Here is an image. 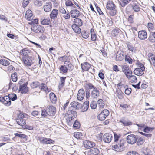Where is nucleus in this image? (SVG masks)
<instances>
[{
    "instance_id": "33",
    "label": "nucleus",
    "mask_w": 155,
    "mask_h": 155,
    "mask_svg": "<svg viewBox=\"0 0 155 155\" xmlns=\"http://www.w3.org/2000/svg\"><path fill=\"white\" fill-rule=\"evenodd\" d=\"M65 5L67 7H71L74 8H77L73 3L70 0H67L66 1Z\"/></svg>"
},
{
    "instance_id": "32",
    "label": "nucleus",
    "mask_w": 155,
    "mask_h": 155,
    "mask_svg": "<svg viewBox=\"0 0 155 155\" xmlns=\"http://www.w3.org/2000/svg\"><path fill=\"white\" fill-rule=\"evenodd\" d=\"M0 64L4 66H7L10 64L9 61L4 59H2L0 60Z\"/></svg>"
},
{
    "instance_id": "9",
    "label": "nucleus",
    "mask_w": 155,
    "mask_h": 155,
    "mask_svg": "<svg viewBox=\"0 0 155 155\" xmlns=\"http://www.w3.org/2000/svg\"><path fill=\"white\" fill-rule=\"evenodd\" d=\"M22 59L25 65L31 66L33 64V62L32 61L34 60V57L32 56L27 58L22 57Z\"/></svg>"
},
{
    "instance_id": "35",
    "label": "nucleus",
    "mask_w": 155,
    "mask_h": 155,
    "mask_svg": "<svg viewBox=\"0 0 155 155\" xmlns=\"http://www.w3.org/2000/svg\"><path fill=\"white\" fill-rule=\"evenodd\" d=\"M97 104L100 108H103L104 106V103L102 99H99L97 101Z\"/></svg>"
},
{
    "instance_id": "20",
    "label": "nucleus",
    "mask_w": 155,
    "mask_h": 155,
    "mask_svg": "<svg viewBox=\"0 0 155 155\" xmlns=\"http://www.w3.org/2000/svg\"><path fill=\"white\" fill-rule=\"evenodd\" d=\"M52 8V4L51 2H49L46 3V4L44 5L43 8L45 12L50 11Z\"/></svg>"
},
{
    "instance_id": "19",
    "label": "nucleus",
    "mask_w": 155,
    "mask_h": 155,
    "mask_svg": "<svg viewBox=\"0 0 155 155\" xmlns=\"http://www.w3.org/2000/svg\"><path fill=\"white\" fill-rule=\"evenodd\" d=\"M84 147L87 148H92L95 146V143L91 141H86L84 142Z\"/></svg>"
},
{
    "instance_id": "40",
    "label": "nucleus",
    "mask_w": 155,
    "mask_h": 155,
    "mask_svg": "<svg viewBox=\"0 0 155 155\" xmlns=\"http://www.w3.org/2000/svg\"><path fill=\"white\" fill-rule=\"evenodd\" d=\"M132 8L135 12H137L139 11L140 9V7L139 5L135 4L132 5Z\"/></svg>"
},
{
    "instance_id": "29",
    "label": "nucleus",
    "mask_w": 155,
    "mask_h": 155,
    "mask_svg": "<svg viewBox=\"0 0 155 155\" xmlns=\"http://www.w3.org/2000/svg\"><path fill=\"white\" fill-rule=\"evenodd\" d=\"M127 46L128 49L131 51L132 52L136 53L137 52V49L134 48L130 43H127Z\"/></svg>"
},
{
    "instance_id": "61",
    "label": "nucleus",
    "mask_w": 155,
    "mask_h": 155,
    "mask_svg": "<svg viewBox=\"0 0 155 155\" xmlns=\"http://www.w3.org/2000/svg\"><path fill=\"white\" fill-rule=\"evenodd\" d=\"M114 143H116L117 142H119V141H118V139H119V138H120V137L116 134H114Z\"/></svg>"
},
{
    "instance_id": "25",
    "label": "nucleus",
    "mask_w": 155,
    "mask_h": 155,
    "mask_svg": "<svg viewBox=\"0 0 155 155\" xmlns=\"http://www.w3.org/2000/svg\"><path fill=\"white\" fill-rule=\"evenodd\" d=\"M41 24L43 25H49L51 23L50 18L49 17L46 18H41L40 20Z\"/></svg>"
},
{
    "instance_id": "58",
    "label": "nucleus",
    "mask_w": 155,
    "mask_h": 155,
    "mask_svg": "<svg viewBox=\"0 0 155 155\" xmlns=\"http://www.w3.org/2000/svg\"><path fill=\"white\" fill-rule=\"evenodd\" d=\"M127 155H140L137 152L135 151H130L128 152Z\"/></svg>"
},
{
    "instance_id": "38",
    "label": "nucleus",
    "mask_w": 155,
    "mask_h": 155,
    "mask_svg": "<svg viewBox=\"0 0 155 155\" xmlns=\"http://www.w3.org/2000/svg\"><path fill=\"white\" fill-rule=\"evenodd\" d=\"M131 83H135L137 81V79L134 75H131L129 77Z\"/></svg>"
},
{
    "instance_id": "56",
    "label": "nucleus",
    "mask_w": 155,
    "mask_h": 155,
    "mask_svg": "<svg viewBox=\"0 0 155 155\" xmlns=\"http://www.w3.org/2000/svg\"><path fill=\"white\" fill-rule=\"evenodd\" d=\"M92 29H91V40L93 41H95L96 39V35L94 32H92Z\"/></svg>"
},
{
    "instance_id": "3",
    "label": "nucleus",
    "mask_w": 155,
    "mask_h": 155,
    "mask_svg": "<svg viewBox=\"0 0 155 155\" xmlns=\"http://www.w3.org/2000/svg\"><path fill=\"white\" fill-rule=\"evenodd\" d=\"M107 9L110 10V13L111 16L115 15L117 12L116 8V6L112 1H108L107 4Z\"/></svg>"
},
{
    "instance_id": "51",
    "label": "nucleus",
    "mask_w": 155,
    "mask_h": 155,
    "mask_svg": "<svg viewBox=\"0 0 155 155\" xmlns=\"http://www.w3.org/2000/svg\"><path fill=\"white\" fill-rule=\"evenodd\" d=\"M131 91L132 90L131 88L127 87L125 88V93L126 95H129L131 93Z\"/></svg>"
},
{
    "instance_id": "11",
    "label": "nucleus",
    "mask_w": 155,
    "mask_h": 155,
    "mask_svg": "<svg viewBox=\"0 0 155 155\" xmlns=\"http://www.w3.org/2000/svg\"><path fill=\"white\" fill-rule=\"evenodd\" d=\"M21 81L19 82L18 84H20L19 88V91L22 93H26L28 90V88L27 87L26 84H21Z\"/></svg>"
},
{
    "instance_id": "31",
    "label": "nucleus",
    "mask_w": 155,
    "mask_h": 155,
    "mask_svg": "<svg viewBox=\"0 0 155 155\" xmlns=\"http://www.w3.org/2000/svg\"><path fill=\"white\" fill-rule=\"evenodd\" d=\"M79 26L73 24L72 25V28L74 31L76 33H80L81 32V30Z\"/></svg>"
},
{
    "instance_id": "59",
    "label": "nucleus",
    "mask_w": 155,
    "mask_h": 155,
    "mask_svg": "<svg viewBox=\"0 0 155 155\" xmlns=\"http://www.w3.org/2000/svg\"><path fill=\"white\" fill-rule=\"evenodd\" d=\"M30 0H23L22 5L23 7H26L29 3V1Z\"/></svg>"
},
{
    "instance_id": "30",
    "label": "nucleus",
    "mask_w": 155,
    "mask_h": 155,
    "mask_svg": "<svg viewBox=\"0 0 155 155\" xmlns=\"http://www.w3.org/2000/svg\"><path fill=\"white\" fill-rule=\"evenodd\" d=\"M74 25L81 26L82 25L83 23L82 21L80 19L76 18L75 19L74 21Z\"/></svg>"
},
{
    "instance_id": "43",
    "label": "nucleus",
    "mask_w": 155,
    "mask_h": 155,
    "mask_svg": "<svg viewBox=\"0 0 155 155\" xmlns=\"http://www.w3.org/2000/svg\"><path fill=\"white\" fill-rule=\"evenodd\" d=\"M11 78L12 80L14 82H16L17 80V73L15 72L11 75Z\"/></svg>"
},
{
    "instance_id": "62",
    "label": "nucleus",
    "mask_w": 155,
    "mask_h": 155,
    "mask_svg": "<svg viewBox=\"0 0 155 155\" xmlns=\"http://www.w3.org/2000/svg\"><path fill=\"white\" fill-rule=\"evenodd\" d=\"M47 109L46 110L43 109L42 110L41 115L45 117L47 115Z\"/></svg>"
},
{
    "instance_id": "16",
    "label": "nucleus",
    "mask_w": 155,
    "mask_h": 155,
    "mask_svg": "<svg viewBox=\"0 0 155 155\" xmlns=\"http://www.w3.org/2000/svg\"><path fill=\"white\" fill-rule=\"evenodd\" d=\"M71 16L73 18L78 17L80 15V12L77 9H74L71 10L70 12Z\"/></svg>"
},
{
    "instance_id": "1",
    "label": "nucleus",
    "mask_w": 155,
    "mask_h": 155,
    "mask_svg": "<svg viewBox=\"0 0 155 155\" xmlns=\"http://www.w3.org/2000/svg\"><path fill=\"white\" fill-rule=\"evenodd\" d=\"M125 142L123 140H120L119 142L114 143L112 146V149L116 151L120 152L124 150V146Z\"/></svg>"
},
{
    "instance_id": "24",
    "label": "nucleus",
    "mask_w": 155,
    "mask_h": 155,
    "mask_svg": "<svg viewBox=\"0 0 155 155\" xmlns=\"http://www.w3.org/2000/svg\"><path fill=\"white\" fill-rule=\"evenodd\" d=\"M32 14L31 11L30 10H27L25 14V17L28 21H30L32 19Z\"/></svg>"
},
{
    "instance_id": "27",
    "label": "nucleus",
    "mask_w": 155,
    "mask_h": 155,
    "mask_svg": "<svg viewBox=\"0 0 155 155\" xmlns=\"http://www.w3.org/2000/svg\"><path fill=\"white\" fill-rule=\"evenodd\" d=\"M149 60L151 64L155 67V56L151 54H149Z\"/></svg>"
},
{
    "instance_id": "44",
    "label": "nucleus",
    "mask_w": 155,
    "mask_h": 155,
    "mask_svg": "<svg viewBox=\"0 0 155 155\" xmlns=\"http://www.w3.org/2000/svg\"><path fill=\"white\" fill-rule=\"evenodd\" d=\"M82 36L85 39L87 38L89 36V33L86 31H83L81 32Z\"/></svg>"
},
{
    "instance_id": "47",
    "label": "nucleus",
    "mask_w": 155,
    "mask_h": 155,
    "mask_svg": "<svg viewBox=\"0 0 155 155\" xmlns=\"http://www.w3.org/2000/svg\"><path fill=\"white\" fill-rule=\"evenodd\" d=\"M120 122L122 123L124 126H129L132 125V123L130 121H123L121 120H120Z\"/></svg>"
},
{
    "instance_id": "45",
    "label": "nucleus",
    "mask_w": 155,
    "mask_h": 155,
    "mask_svg": "<svg viewBox=\"0 0 155 155\" xmlns=\"http://www.w3.org/2000/svg\"><path fill=\"white\" fill-rule=\"evenodd\" d=\"M137 143L138 146L143 144L144 141V140L141 137L137 138Z\"/></svg>"
},
{
    "instance_id": "14",
    "label": "nucleus",
    "mask_w": 155,
    "mask_h": 155,
    "mask_svg": "<svg viewBox=\"0 0 155 155\" xmlns=\"http://www.w3.org/2000/svg\"><path fill=\"white\" fill-rule=\"evenodd\" d=\"M85 96V91L83 88L80 89L77 95V98L79 101H82Z\"/></svg>"
},
{
    "instance_id": "2",
    "label": "nucleus",
    "mask_w": 155,
    "mask_h": 155,
    "mask_svg": "<svg viewBox=\"0 0 155 155\" xmlns=\"http://www.w3.org/2000/svg\"><path fill=\"white\" fill-rule=\"evenodd\" d=\"M69 108V109L68 110L65 115L66 121L67 122L69 123L72 121L77 116V112L73 111Z\"/></svg>"
},
{
    "instance_id": "49",
    "label": "nucleus",
    "mask_w": 155,
    "mask_h": 155,
    "mask_svg": "<svg viewBox=\"0 0 155 155\" xmlns=\"http://www.w3.org/2000/svg\"><path fill=\"white\" fill-rule=\"evenodd\" d=\"M123 71L125 73V71H127L128 69H130L129 67L127 65H123L121 66Z\"/></svg>"
},
{
    "instance_id": "55",
    "label": "nucleus",
    "mask_w": 155,
    "mask_h": 155,
    "mask_svg": "<svg viewBox=\"0 0 155 155\" xmlns=\"http://www.w3.org/2000/svg\"><path fill=\"white\" fill-rule=\"evenodd\" d=\"M74 127L76 129L79 128L80 127V123L78 121L75 120L74 124Z\"/></svg>"
},
{
    "instance_id": "17",
    "label": "nucleus",
    "mask_w": 155,
    "mask_h": 155,
    "mask_svg": "<svg viewBox=\"0 0 155 155\" xmlns=\"http://www.w3.org/2000/svg\"><path fill=\"white\" fill-rule=\"evenodd\" d=\"M81 67L82 71H88L91 67V64L87 62H85L81 64Z\"/></svg>"
},
{
    "instance_id": "34",
    "label": "nucleus",
    "mask_w": 155,
    "mask_h": 155,
    "mask_svg": "<svg viewBox=\"0 0 155 155\" xmlns=\"http://www.w3.org/2000/svg\"><path fill=\"white\" fill-rule=\"evenodd\" d=\"M38 140L40 142L43 144H47V138L41 137H38Z\"/></svg>"
},
{
    "instance_id": "39",
    "label": "nucleus",
    "mask_w": 155,
    "mask_h": 155,
    "mask_svg": "<svg viewBox=\"0 0 155 155\" xmlns=\"http://www.w3.org/2000/svg\"><path fill=\"white\" fill-rule=\"evenodd\" d=\"M50 98L52 102H55L56 100V97L54 93L51 92L50 94Z\"/></svg>"
},
{
    "instance_id": "41",
    "label": "nucleus",
    "mask_w": 155,
    "mask_h": 155,
    "mask_svg": "<svg viewBox=\"0 0 155 155\" xmlns=\"http://www.w3.org/2000/svg\"><path fill=\"white\" fill-rule=\"evenodd\" d=\"M124 73L126 75V77L127 78H129V77L131 76V75H132V71L131 69L130 68L127 71H125Z\"/></svg>"
},
{
    "instance_id": "37",
    "label": "nucleus",
    "mask_w": 155,
    "mask_h": 155,
    "mask_svg": "<svg viewBox=\"0 0 155 155\" xmlns=\"http://www.w3.org/2000/svg\"><path fill=\"white\" fill-rule=\"evenodd\" d=\"M60 70L63 73H66L68 72V69L64 65H61L60 68Z\"/></svg>"
},
{
    "instance_id": "12",
    "label": "nucleus",
    "mask_w": 155,
    "mask_h": 155,
    "mask_svg": "<svg viewBox=\"0 0 155 155\" xmlns=\"http://www.w3.org/2000/svg\"><path fill=\"white\" fill-rule=\"evenodd\" d=\"M47 109V113L48 115L54 116L56 113V109L53 106H50L48 107Z\"/></svg>"
},
{
    "instance_id": "28",
    "label": "nucleus",
    "mask_w": 155,
    "mask_h": 155,
    "mask_svg": "<svg viewBox=\"0 0 155 155\" xmlns=\"http://www.w3.org/2000/svg\"><path fill=\"white\" fill-rule=\"evenodd\" d=\"M99 150L96 148H93L90 150V154L98 155L99 153Z\"/></svg>"
},
{
    "instance_id": "52",
    "label": "nucleus",
    "mask_w": 155,
    "mask_h": 155,
    "mask_svg": "<svg viewBox=\"0 0 155 155\" xmlns=\"http://www.w3.org/2000/svg\"><path fill=\"white\" fill-rule=\"evenodd\" d=\"M149 40L150 41L153 42L155 39V37L154 36L153 33H150L148 38Z\"/></svg>"
},
{
    "instance_id": "50",
    "label": "nucleus",
    "mask_w": 155,
    "mask_h": 155,
    "mask_svg": "<svg viewBox=\"0 0 155 155\" xmlns=\"http://www.w3.org/2000/svg\"><path fill=\"white\" fill-rule=\"evenodd\" d=\"M39 86H40L39 82L38 81H36L32 83L31 86L33 88H37L38 87H39Z\"/></svg>"
},
{
    "instance_id": "5",
    "label": "nucleus",
    "mask_w": 155,
    "mask_h": 155,
    "mask_svg": "<svg viewBox=\"0 0 155 155\" xmlns=\"http://www.w3.org/2000/svg\"><path fill=\"white\" fill-rule=\"evenodd\" d=\"M18 124L21 126H23L26 123V118L24 114L20 113L19 114L18 118L16 119Z\"/></svg>"
},
{
    "instance_id": "26",
    "label": "nucleus",
    "mask_w": 155,
    "mask_h": 155,
    "mask_svg": "<svg viewBox=\"0 0 155 155\" xmlns=\"http://www.w3.org/2000/svg\"><path fill=\"white\" fill-rule=\"evenodd\" d=\"M70 105L71 107L78 109L81 106V104L78 102L73 101L71 103Z\"/></svg>"
},
{
    "instance_id": "6",
    "label": "nucleus",
    "mask_w": 155,
    "mask_h": 155,
    "mask_svg": "<svg viewBox=\"0 0 155 155\" xmlns=\"http://www.w3.org/2000/svg\"><path fill=\"white\" fill-rule=\"evenodd\" d=\"M31 28L32 31L36 33H43L44 31V27L39 25H33Z\"/></svg>"
},
{
    "instance_id": "10",
    "label": "nucleus",
    "mask_w": 155,
    "mask_h": 155,
    "mask_svg": "<svg viewBox=\"0 0 155 155\" xmlns=\"http://www.w3.org/2000/svg\"><path fill=\"white\" fill-rule=\"evenodd\" d=\"M31 51L28 48H26L23 49L21 51V54L23 56L22 57H29L31 55H30L31 54Z\"/></svg>"
},
{
    "instance_id": "64",
    "label": "nucleus",
    "mask_w": 155,
    "mask_h": 155,
    "mask_svg": "<svg viewBox=\"0 0 155 155\" xmlns=\"http://www.w3.org/2000/svg\"><path fill=\"white\" fill-rule=\"evenodd\" d=\"M87 86L89 87V88L90 89H95V88L96 87L95 86H94L91 83H88L87 84Z\"/></svg>"
},
{
    "instance_id": "54",
    "label": "nucleus",
    "mask_w": 155,
    "mask_h": 155,
    "mask_svg": "<svg viewBox=\"0 0 155 155\" xmlns=\"http://www.w3.org/2000/svg\"><path fill=\"white\" fill-rule=\"evenodd\" d=\"M74 135L75 138L77 139H80L81 138L82 135L81 133L80 132H75L74 133Z\"/></svg>"
},
{
    "instance_id": "60",
    "label": "nucleus",
    "mask_w": 155,
    "mask_h": 155,
    "mask_svg": "<svg viewBox=\"0 0 155 155\" xmlns=\"http://www.w3.org/2000/svg\"><path fill=\"white\" fill-rule=\"evenodd\" d=\"M153 128L151 127H148V126H146L143 130L144 132L146 133H148L152 129H153Z\"/></svg>"
},
{
    "instance_id": "48",
    "label": "nucleus",
    "mask_w": 155,
    "mask_h": 155,
    "mask_svg": "<svg viewBox=\"0 0 155 155\" xmlns=\"http://www.w3.org/2000/svg\"><path fill=\"white\" fill-rule=\"evenodd\" d=\"M97 104L95 101H92L90 104V107L92 109H94L96 108Z\"/></svg>"
},
{
    "instance_id": "13",
    "label": "nucleus",
    "mask_w": 155,
    "mask_h": 155,
    "mask_svg": "<svg viewBox=\"0 0 155 155\" xmlns=\"http://www.w3.org/2000/svg\"><path fill=\"white\" fill-rule=\"evenodd\" d=\"M112 138V135L110 134H105L103 137V140L106 143H110Z\"/></svg>"
},
{
    "instance_id": "4",
    "label": "nucleus",
    "mask_w": 155,
    "mask_h": 155,
    "mask_svg": "<svg viewBox=\"0 0 155 155\" xmlns=\"http://www.w3.org/2000/svg\"><path fill=\"white\" fill-rule=\"evenodd\" d=\"M139 68H136L134 71V74L138 76H141L144 74L145 68L144 66L141 63L139 64Z\"/></svg>"
},
{
    "instance_id": "63",
    "label": "nucleus",
    "mask_w": 155,
    "mask_h": 155,
    "mask_svg": "<svg viewBox=\"0 0 155 155\" xmlns=\"http://www.w3.org/2000/svg\"><path fill=\"white\" fill-rule=\"evenodd\" d=\"M88 107L89 106L83 104V105L82 107V110L83 112L87 110Z\"/></svg>"
},
{
    "instance_id": "7",
    "label": "nucleus",
    "mask_w": 155,
    "mask_h": 155,
    "mask_svg": "<svg viewBox=\"0 0 155 155\" xmlns=\"http://www.w3.org/2000/svg\"><path fill=\"white\" fill-rule=\"evenodd\" d=\"M109 114V112L107 110H104L98 115V118L100 120H104L108 116Z\"/></svg>"
},
{
    "instance_id": "22",
    "label": "nucleus",
    "mask_w": 155,
    "mask_h": 155,
    "mask_svg": "<svg viewBox=\"0 0 155 155\" xmlns=\"http://www.w3.org/2000/svg\"><path fill=\"white\" fill-rule=\"evenodd\" d=\"M124 52L118 51L116 54V60L117 61H121L124 58Z\"/></svg>"
},
{
    "instance_id": "15",
    "label": "nucleus",
    "mask_w": 155,
    "mask_h": 155,
    "mask_svg": "<svg viewBox=\"0 0 155 155\" xmlns=\"http://www.w3.org/2000/svg\"><path fill=\"white\" fill-rule=\"evenodd\" d=\"M138 36L140 39L145 40L147 37V33L144 30L140 31L138 32Z\"/></svg>"
},
{
    "instance_id": "57",
    "label": "nucleus",
    "mask_w": 155,
    "mask_h": 155,
    "mask_svg": "<svg viewBox=\"0 0 155 155\" xmlns=\"http://www.w3.org/2000/svg\"><path fill=\"white\" fill-rule=\"evenodd\" d=\"M125 60L126 61L128 62L130 64H131L132 63L133 60L129 56H126L125 58Z\"/></svg>"
},
{
    "instance_id": "42",
    "label": "nucleus",
    "mask_w": 155,
    "mask_h": 155,
    "mask_svg": "<svg viewBox=\"0 0 155 155\" xmlns=\"http://www.w3.org/2000/svg\"><path fill=\"white\" fill-rule=\"evenodd\" d=\"M39 88L45 91H48V88L45 84L44 83H41V85H40V86H39Z\"/></svg>"
},
{
    "instance_id": "53",
    "label": "nucleus",
    "mask_w": 155,
    "mask_h": 155,
    "mask_svg": "<svg viewBox=\"0 0 155 155\" xmlns=\"http://www.w3.org/2000/svg\"><path fill=\"white\" fill-rule=\"evenodd\" d=\"M15 136L18 137L20 138H25L26 137V135L24 134H20L19 133H17L14 134Z\"/></svg>"
},
{
    "instance_id": "46",
    "label": "nucleus",
    "mask_w": 155,
    "mask_h": 155,
    "mask_svg": "<svg viewBox=\"0 0 155 155\" xmlns=\"http://www.w3.org/2000/svg\"><path fill=\"white\" fill-rule=\"evenodd\" d=\"M66 78V77H61L60 78V82L59 83V85L61 87H62L64 85V84L65 82V80Z\"/></svg>"
},
{
    "instance_id": "18",
    "label": "nucleus",
    "mask_w": 155,
    "mask_h": 155,
    "mask_svg": "<svg viewBox=\"0 0 155 155\" xmlns=\"http://www.w3.org/2000/svg\"><path fill=\"white\" fill-rule=\"evenodd\" d=\"M5 101H11L12 100V101H14L17 98V97L15 94H10L8 96H4Z\"/></svg>"
},
{
    "instance_id": "8",
    "label": "nucleus",
    "mask_w": 155,
    "mask_h": 155,
    "mask_svg": "<svg viewBox=\"0 0 155 155\" xmlns=\"http://www.w3.org/2000/svg\"><path fill=\"white\" fill-rule=\"evenodd\" d=\"M137 138L136 136L133 134L128 135L127 137V141L129 144H133L137 141Z\"/></svg>"
},
{
    "instance_id": "21",
    "label": "nucleus",
    "mask_w": 155,
    "mask_h": 155,
    "mask_svg": "<svg viewBox=\"0 0 155 155\" xmlns=\"http://www.w3.org/2000/svg\"><path fill=\"white\" fill-rule=\"evenodd\" d=\"M58 11L55 9H53L50 14V17L52 19H55L57 18Z\"/></svg>"
},
{
    "instance_id": "23",
    "label": "nucleus",
    "mask_w": 155,
    "mask_h": 155,
    "mask_svg": "<svg viewBox=\"0 0 155 155\" xmlns=\"http://www.w3.org/2000/svg\"><path fill=\"white\" fill-rule=\"evenodd\" d=\"M91 94L92 97L95 98L99 96L100 92L99 90L96 87L92 91Z\"/></svg>"
},
{
    "instance_id": "36",
    "label": "nucleus",
    "mask_w": 155,
    "mask_h": 155,
    "mask_svg": "<svg viewBox=\"0 0 155 155\" xmlns=\"http://www.w3.org/2000/svg\"><path fill=\"white\" fill-rule=\"evenodd\" d=\"M132 0H123L120 2V5L122 7H125L127 4L130 2Z\"/></svg>"
}]
</instances>
